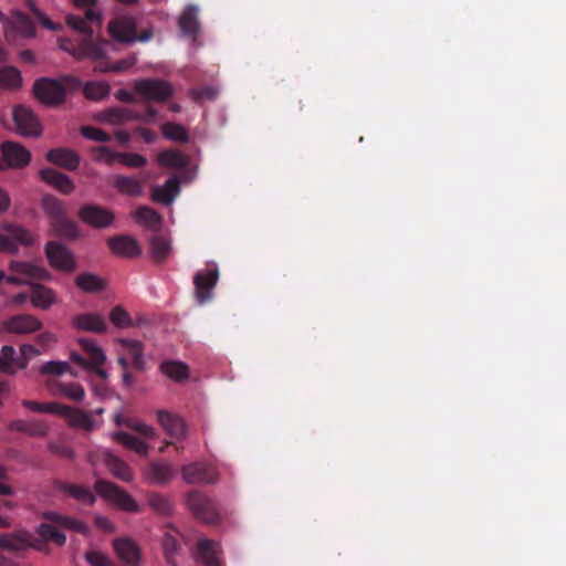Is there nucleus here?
<instances>
[{
  "instance_id": "obj_5",
  "label": "nucleus",
  "mask_w": 566,
  "mask_h": 566,
  "mask_svg": "<svg viewBox=\"0 0 566 566\" xmlns=\"http://www.w3.org/2000/svg\"><path fill=\"white\" fill-rule=\"evenodd\" d=\"M0 170L6 168L20 169L31 161V153L17 142L7 140L1 143Z\"/></svg>"
},
{
  "instance_id": "obj_34",
  "label": "nucleus",
  "mask_w": 566,
  "mask_h": 566,
  "mask_svg": "<svg viewBox=\"0 0 566 566\" xmlns=\"http://www.w3.org/2000/svg\"><path fill=\"white\" fill-rule=\"evenodd\" d=\"M42 517L57 526L74 531L80 534H84L87 531L86 524H84L82 521L72 516L60 514L57 512L46 511L42 514Z\"/></svg>"
},
{
  "instance_id": "obj_30",
  "label": "nucleus",
  "mask_w": 566,
  "mask_h": 566,
  "mask_svg": "<svg viewBox=\"0 0 566 566\" xmlns=\"http://www.w3.org/2000/svg\"><path fill=\"white\" fill-rule=\"evenodd\" d=\"M178 24L182 34L192 39V41L195 42L200 32L197 7H186L179 18Z\"/></svg>"
},
{
  "instance_id": "obj_8",
  "label": "nucleus",
  "mask_w": 566,
  "mask_h": 566,
  "mask_svg": "<svg viewBox=\"0 0 566 566\" xmlns=\"http://www.w3.org/2000/svg\"><path fill=\"white\" fill-rule=\"evenodd\" d=\"M45 255L49 264L59 271L73 272L76 261L73 253L63 244L50 241L45 245Z\"/></svg>"
},
{
  "instance_id": "obj_41",
  "label": "nucleus",
  "mask_w": 566,
  "mask_h": 566,
  "mask_svg": "<svg viewBox=\"0 0 566 566\" xmlns=\"http://www.w3.org/2000/svg\"><path fill=\"white\" fill-rule=\"evenodd\" d=\"M41 208L51 219V223L66 214L63 202L53 195H44L42 197Z\"/></svg>"
},
{
  "instance_id": "obj_24",
  "label": "nucleus",
  "mask_w": 566,
  "mask_h": 566,
  "mask_svg": "<svg viewBox=\"0 0 566 566\" xmlns=\"http://www.w3.org/2000/svg\"><path fill=\"white\" fill-rule=\"evenodd\" d=\"M78 343L87 356L86 360L88 363V367L94 369L99 377L106 378V371L101 368V366L106 360V356L102 348L98 347L93 340L87 338H80Z\"/></svg>"
},
{
  "instance_id": "obj_7",
  "label": "nucleus",
  "mask_w": 566,
  "mask_h": 566,
  "mask_svg": "<svg viewBox=\"0 0 566 566\" xmlns=\"http://www.w3.org/2000/svg\"><path fill=\"white\" fill-rule=\"evenodd\" d=\"M12 119L20 135L25 137H38L41 135V123L29 106H15L12 112Z\"/></svg>"
},
{
  "instance_id": "obj_64",
  "label": "nucleus",
  "mask_w": 566,
  "mask_h": 566,
  "mask_svg": "<svg viewBox=\"0 0 566 566\" xmlns=\"http://www.w3.org/2000/svg\"><path fill=\"white\" fill-rule=\"evenodd\" d=\"M97 154L96 158L98 160H105L108 164H112L113 161L117 160V155L120 153L114 151L111 148L106 146H98L94 149Z\"/></svg>"
},
{
  "instance_id": "obj_56",
  "label": "nucleus",
  "mask_w": 566,
  "mask_h": 566,
  "mask_svg": "<svg viewBox=\"0 0 566 566\" xmlns=\"http://www.w3.org/2000/svg\"><path fill=\"white\" fill-rule=\"evenodd\" d=\"M111 322L117 327H128L132 324L129 314L122 307L115 306L109 314Z\"/></svg>"
},
{
  "instance_id": "obj_50",
  "label": "nucleus",
  "mask_w": 566,
  "mask_h": 566,
  "mask_svg": "<svg viewBox=\"0 0 566 566\" xmlns=\"http://www.w3.org/2000/svg\"><path fill=\"white\" fill-rule=\"evenodd\" d=\"M57 235L66 239H75L78 235V229L74 221L66 218L64 214L62 218L51 223Z\"/></svg>"
},
{
  "instance_id": "obj_4",
  "label": "nucleus",
  "mask_w": 566,
  "mask_h": 566,
  "mask_svg": "<svg viewBox=\"0 0 566 566\" xmlns=\"http://www.w3.org/2000/svg\"><path fill=\"white\" fill-rule=\"evenodd\" d=\"M134 91L146 101L165 102L174 94L170 83L158 78H144L134 83Z\"/></svg>"
},
{
  "instance_id": "obj_40",
  "label": "nucleus",
  "mask_w": 566,
  "mask_h": 566,
  "mask_svg": "<svg viewBox=\"0 0 566 566\" xmlns=\"http://www.w3.org/2000/svg\"><path fill=\"white\" fill-rule=\"evenodd\" d=\"M114 187L123 195L138 197L143 193L144 184L133 177L116 176Z\"/></svg>"
},
{
  "instance_id": "obj_59",
  "label": "nucleus",
  "mask_w": 566,
  "mask_h": 566,
  "mask_svg": "<svg viewBox=\"0 0 566 566\" xmlns=\"http://www.w3.org/2000/svg\"><path fill=\"white\" fill-rule=\"evenodd\" d=\"M40 352L36 349L33 345L24 344L20 347V355L17 358V367L19 369L27 368L30 359L36 355H39Z\"/></svg>"
},
{
  "instance_id": "obj_21",
  "label": "nucleus",
  "mask_w": 566,
  "mask_h": 566,
  "mask_svg": "<svg viewBox=\"0 0 566 566\" xmlns=\"http://www.w3.org/2000/svg\"><path fill=\"white\" fill-rule=\"evenodd\" d=\"M45 387L53 396L62 395L72 401L80 402L85 397L84 388L78 382H63L55 379L46 380Z\"/></svg>"
},
{
  "instance_id": "obj_2",
  "label": "nucleus",
  "mask_w": 566,
  "mask_h": 566,
  "mask_svg": "<svg viewBox=\"0 0 566 566\" xmlns=\"http://www.w3.org/2000/svg\"><path fill=\"white\" fill-rule=\"evenodd\" d=\"M95 491L102 497L112 502L125 512L136 513L139 511V506L132 495L115 483L105 480H97L95 483Z\"/></svg>"
},
{
  "instance_id": "obj_39",
  "label": "nucleus",
  "mask_w": 566,
  "mask_h": 566,
  "mask_svg": "<svg viewBox=\"0 0 566 566\" xmlns=\"http://www.w3.org/2000/svg\"><path fill=\"white\" fill-rule=\"evenodd\" d=\"M198 554L206 566H222L218 557L217 543L201 538L198 542Z\"/></svg>"
},
{
  "instance_id": "obj_49",
  "label": "nucleus",
  "mask_w": 566,
  "mask_h": 566,
  "mask_svg": "<svg viewBox=\"0 0 566 566\" xmlns=\"http://www.w3.org/2000/svg\"><path fill=\"white\" fill-rule=\"evenodd\" d=\"M22 84L20 71L13 66L0 69V86L8 90L19 88Z\"/></svg>"
},
{
  "instance_id": "obj_44",
  "label": "nucleus",
  "mask_w": 566,
  "mask_h": 566,
  "mask_svg": "<svg viewBox=\"0 0 566 566\" xmlns=\"http://www.w3.org/2000/svg\"><path fill=\"white\" fill-rule=\"evenodd\" d=\"M160 370L170 379L181 381L188 378V366L181 361L167 360L160 365Z\"/></svg>"
},
{
  "instance_id": "obj_61",
  "label": "nucleus",
  "mask_w": 566,
  "mask_h": 566,
  "mask_svg": "<svg viewBox=\"0 0 566 566\" xmlns=\"http://www.w3.org/2000/svg\"><path fill=\"white\" fill-rule=\"evenodd\" d=\"M190 94L195 102H202L205 99L213 101L218 95V91L213 86H203L192 88Z\"/></svg>"
},
{
  "instance_id": "obj_42",
  "label": "nucleus",
  "mask_w": 566,
  "mask_h": 566,
  "mask_svg": "<svg viewBox=\"0 0 566 566\" xmlns=\"http://www.w3.org/2000/svg\"><path fill=\"white\" fill-rule=\"evenodd\" d=\"M113 439L139 455H147L148 453V446L143 440L125 431L115 432Z\"/></svg>"
},
{
  "instance_id": "obj_37",
  "label": "nucleus",
  "mask_w": 566,
  "mask_h": 566,
  "mask_svg": "<svg viewBox=\"0 0 566 566\" xmlns=\"http://www.w3.org/2000/svg\"><path fill=\"white\" fill-rule=\"evenodd\" d=\"M76 286L85 293H98L106 287V282L93 273H81L75 279Z\"/></svg>"
},
{
  "instance_id": "obj_62",
  "label": "nucleus",
  "mask_w": 566,
  "mask_h": 566,
  "mask_svg": "<svg viewBox=\"0 0 566 566\" xmlns=\"http://www.w3.org/2000/svg\"><path fill=\"white\" fill-rule=\"evenodd\" d=\"M29 10L32 12L34 18L46 29L49 30H56L57 25L53 23L34 3L32 0H28L27 3Z\"/></svg>"
},
{
  "instance_id": "obj_45",
  "label": "nucleus",
  "mask_w": 566,
  "mask_h": 566,
  "mask_svg": "<svg viewBox=\"0 0 566 566\" xmlns=\"http://www.w3.org/2000/svg\"><path fill=\"white\" fill-rule=\"evenodd\" d=\"M136 220L153 231H157L161 226V217L149 207H140L136 211Z\"/></svg>"
},
{
  "instance_id": "obj_58",
  "label": "nucleus",
  "mask_w": 566,
  "mask_h": 566,
  "mask_svg": "<svg viewBox=\"0 0 566 566\" xmlns=\"http://www.w3.org/2000/svg\"><path fill=\"white\" fill-rule=\"evenodd\" d=\"M117 160L127 167H143L147 164L146 157L135 153H120Z\"/></svg>"
},
{
  "instance_id": "obj_22",
  "label": "nucleus",
  "mask_w": 566,
  "mask_h": 566,
  "mask_svg": "<svg viewBox=\"0 0 566 566\" xmlns=\"http://www.w3.org/2000/svg\"><path fill=\"white\" fill-rule=\"evenodd\" d=\"M156 415L157 421L168 436L178 440L185 438L186 423L182 418L166 410H158Z\"/></svg>"
},
{
  "instance_id": "obj_27",
  "label": "nucleus",
  "mask_w": 566,
  "mask_h": 566,
  "mask_svg": "<svg viewBox=\"0 0 566 566\" xmlns=\"http://www.w3.org/2000/svg\"><path fill=\"white\" fill-rule=\"evenodd\" d=\"M101 118L111 125H123L127 122H137L143 118V115L127 107H111L101 114Z\"/></svg>"
},
{
  "instance_id": "obj_57",
  "label": "nucleus",
  "mask_w": 566,
  "mask_h": 566,
  "mask_svg": "<svg viewBox=\"0 0 566 566\" xmlns=\"http://www.w3.org/2000/svg\"><path fill=\"white\" fill-rule=\"evenodd\" d=\"M137 62V57L134 55L127 56L125 59L118 60L109 65H106L105 67H101V72H124L134 66Z\"/></svg>"
},
{
  "instance_id": "obj_19",
  "label": "nucleus",
  "mask_w": 566,
  "mask_h": 566,
  "mask_svg": "<svg viewBox=\"0 0 566 566\" xmlns=\"http://www.w3.org/2000/svg\"><path fill=\"white\" fill-rule=\"evenodd\" d=\"M143 474L148 483L164 485L175 478L176 471L167 462L151 461L146 465Z\"/></svg>"
},
{
  "instance_id": "obj_52",
  "label": "nucleus",
  "mask_w": 566,
  "mask_h": 566,
  "mask_svg": "<svg viewBox=\"0 0 566 566\" xmlns=\"http://www.w3.org/2000/svg\"><path fill=\"white\" fill-rule=\"evenodd\" d=\"M163 549L166 562L171 566H177L176 554L179 551V542L177 537L170 533H166L163 537Z\"/></svg>"
},
{
  "instance_id": "obj_14",
  "label": "nucleus",
  "mask_w": 566,
  "mask_h": 566,
  "mask_svg": "<svg viewBox=\"0 0 566 566\" xmlns=\"http://www.w3.org/2000/svg\"><path fill=\"white\" fill-rule=\"evenodd\" d=\"M4 229L8 234L0 233V251L2 252L15 253L18 243L29 247L34 242L33 234L23 227L9 224Z\"/></svg>"
},
{
  "instance_id": "obj_48",
  "label": "nucleus",
  "mask_w": 566,
  "mask_h": 566,
  "mask_svg": "<svg viewBox=\"0 0 566 566\" xmlns=\"http://www.w3.org/2000/svg\"><path fill=\"white\" fill-rule=\"evenodd\" d=\"M17 356L14 347L4 345L0 352V371L14 375L17 370Z\"/></svg>"
},
{
  "instance_id": "obj_6",
  "label": "nucleus",
  "mask_w": 566,
  "mask_h": 566,
  "mask_svg": "<svg viewBox=\"0 0 566 566\" xmlns=\"http://www.w3.org/2000/svg\"><path fill=\"white\" fill-rule=\"evenodd\" d=\"M187 506L197 520L207 524H213L219 520V514L212 500L199 491L195 490L188 493Z\"/></svg>"
},
{
  "instance_id": "obj_20",
  "label": "nucleus",
  "mask_w": 566,
  "mask_h": 566,
  "mask_svg": "<svg viewBox=\"0 0 566 566\" xmlns=\"http://www.w3.org/2000/svg\"><path fill=\"white\" fill-rule=\"evenodd\" d=\"M80 218L94 228H106L114 221V214L99 206L87 205L80 209Z\"/></svg>"
},
{
  "instance_id": "obj_51",
  "label": "nucleus",
  "mask_w": 566,
  "mask_h": 566,
  "mask_svg": "<svg viewBox=\"0 0 566 566\" xmlns=\"http://www.w3.org/2000/svg\"><path fill=\"white\" fill-rule=\"evenodd\" d=\"M147 502L157 514L169 515L172 511V504L169 499L160 493H149Z\"/></svg>"
},
{
  "instance_id": "obj_55",
  "label": "nucleus",
  "mask_w": 566,
  "mask_h": 566,
  "mask_svg": "<svg viewBox=\"0 0 566 566\" xmlns=\"http://www.w3.org/2000/svg\"><path fill=\"white\" fill-rule=\"evenodd\" d=\"M22 405L33 412H46L56 415L59 410V402H38L33 400H23Z\"/></svg>"
},
{
  "instance_id": "obj_9",
  "label": "nucleus",
  "mask_w": 566,
  "mask_h": 566,
  "mask_svg": "<svg viewBox=\"0 0 566 566\" xmlns=\"http://www.w3.org/2000/svg\"><path fill=\"white\" fill-rule=\"evenodd\" d=\"M4 28L6 39L14 41L17 35L22 38H32L35 35V27L31 19L20 11L12 12L10 18L4 15V22H1Z\"/></svg>"
},
{
  "instance_id": "obj_25",
  "label": "nucleus",
  "mask_w": 566,
  "mask_h": 566,
  "mask_svg": "<svg viewBox=\"0 0 566 566\" xmlns=\"http://www.w3.org/2000/svg\"><path fill=\"white\" fill-rule=\"evenodd\" d=\"M45 157L53 165L60 166L67 170L77 169L81 161L77 153L64 147L50 149Z\"/></svg>"
},
{
  "instance_id": "obj_18",
  "label": "nucleus",
  "mask_w": 566,
  "mask_h": 566,
  "mask_svg": "<svg viewBox=\"0 0 566 566\" xmlns=\"http://www.w3.org/2000/svg\"><path fill=\"white\" fill-rule=\"evenodd\" d=\"M108 32L118 42H134L136 40V22L130 17H117L109 22Z\"/></svg>"
},
{
  "instance_id": "obj_43",
  "label": "nucleus",
  "mask_w": 566,
  "mask_h": 566,
  "mask_svg": "<svg viewBox=\"0 0 566 566\" xmlns=\"http://www.w3.org/2000/svg\"><path fill=\"white\" fill-rule=\"evenodd\" d=\"M122 344L126 350V355L132 359V365L136 370H144L145 361L143 358V344L138 340L124 339Z\"/></svg>"
},
{
  "instance_id": "obj_60",
  "label": "nucleus",
  "mask_w": 566,
  "mask_h": 566,
  "mask_svg": "<svg viewBox=\"0 0 566 566\" xmlns=\"http://www.w3.org/2000/svg\"><path fill=\"white\" fill-rule=\"evenodd\" d=\"M81 134L85 138L91 139V140H96V142H102V143H106V142L111 140V136L106 132H104L99 128L93 127V126H83L81 128Z\"/></svg>"
},
{
  "instance_id": "obj_29",
  "label": "nucleus",
  "mask_w": 566,
  "mask_h": 566,
  "mask_svg": "<svg viewBox=\"0 0 566 566\" xmlns=\"http://www.w3.org/2000/svg\"><path fill=\"white\" fill-rule=\"evenodd\" d=\"M55 488L57 491L63 492L72 499H75L76 501L86 505H93L96 501L94 493L88 486L57 481L55 483Z\"/></svg>"
},
{
  "instance_id": "obj_17",
  "label": "nucleus",
  "mask_w": 566,
  "mask_h": 566,
  "mask_svg": "<svg viewBox=\"0 0 566 566\" xmlns=\"http://www.w3.org/2000/svg\"><path fill=\"white\" fill-rule=\"evenodd\" d=\"M3 328L13 334H31L42 328V323L31 314H18L3 322Z\"/></svg>"
},
{
  "instance_id": "obj_31",
  "label": "nucleus",
  "mask_w": 566,
  "mask_h": 566,
  "mask_svg": "<svg viewBox=\"0 0 566 566\" xmlns=\"http://www.w3.org/2000/svg\"><path fill=\"white\" fill-rule=\"evenodd\" d=\"M73 326L81 331L104 333L107 324L104 317L97 313H85L73 317Z\"/></svg>"
},
{
  "instance_id": "obj_63",
  "label": "nucleus",
  "mask_w": 566,
  "mask_h": 566,
  "mask_svg": "<svg viewBox=\"0 0 566 566\" xmlns=\"http://www.w3.org/2000/svg\"><path fill=\"white\" fill-rule=\"evenodd\" d=\"M85 559L91 566H114L112 560L98 551L87 552L85 554Z\"/></svg>"
},
{
  "instance_id": "obj_26",
  "label": "nucleus",
  "mask_w": 566,
  "mask_h": 566,
  "mask_svg": "<svg viewBox=\"0 0 566 566\" xmlns=\"http://www.w3.org/2000/svg\"><path fill=\"white\" fill-rule=\"evenodd\" d=\"M40 178L64 195L71 193L75 186L72 179L53 168H44L39 171Z\"/></svg>"
},
{
  "instance_id": "obj_32",
  "label": "nucleus",
  "mask_w": 566,
  "mask_h": 566,
  "mask_svg": "<svg viewBox=\"0 0 566 566\" xmlns=\"http://www.w3.org/2000/svg\"><path fill=\"white\" fill-rule=\"evenodd\" d=\"M180 191L179 180L176 176L170 177L164 186H156L151 190V199L163 205H170Z\"/></svg>"
},
{
  "instance_id": "obj_28",
  "label": "nucleus",
  "mask_w": 566,
  "mask_h": 566,
  "mask_svg": "<svg viewBox=\"0 0 566 566\" xmlns=\"http://www.w3.org/2000/svg\"><path fill=\"white\" fill-rule=\"evenodd\" d=\"M118 558L128 566H137L140 559L138 546L128 538H116L113 543Z\"/></svg>"
},
{
  "instance_id": "obj_10",
  "label": "nucleus",
  "mask_w": 566,
  "mask_h": 566,
  "mask_svg": "<svg viewBox=\"0 0 566 566\" xmlns=\"http://www.w3.org/2000/svg\"><path fill=\"white\" fill-rule=\"evenodd\" d=\"M219 280V270L217 265L199 271L193 276L195 295L200 305L206 304L212 298V291Z\"/></svg>"
},
{
  "instance_id": "obj_33",
  "label": "nucleus",
  "mask_w": 566,
  "mask_h": 566,
  "mask_svg": "<svg viewBox=\"0 0 566 566\" xmlns=\"http://www.w3.org/2000/svg\"><path fill=\"white\" fill-rule=\"evenodd\" d=\"M30 301L34 307L45 311L56 303V294L45 285L32 284Z\"/></svg>"
},
{
  "instance_id": "obj_1",
  "label": "nucleus",
  "mask_w": 566,
  "mask_h": 566,
  "mask_svg": "<svg viewBox=\"0 0 566 566\" xmlns=\"http://www.w3.org/2000/svg\"><path fill=\"white\" fill-rule=\"evenodd\" d=\"M97 0H73V3L78 8H86L84 17L78 14H69L66 23L74 31L78 32V36L60 38L59 46L61 50L70 53L76 60H102L106 54L107 41L95 40L94 31L90 24L102 22L101 13L95 11L92 7L95 6Z\"/></svg>"
},
{
  "instance_id": "obj_16",
  "label": "nucleus",
  "mask_w": 566,
  "mask_h": 566,
  "mask_svg": "<svg viewBox=\"0 0 566 566\" xmlns=\"http://www.w3.org/2000/svg\"><path fill=\"white\" fill-rule=\"evenodd\" d=\"M0 548L12 553L33 548L32 533L27 530H18L11 533H0Z\"/></svg>"
},
{
  "instance_id": "obj_15",
  "label": "nucleus",
  "mask_w": 566,
  "mask_h": 566,
  "mask_svg": "<svg viewBox=\"0 0 566 566\" xmlns=\"http://www.w3.org/2000/svg\"><path fill=\"white\" fill-rule=\"evenodd\" d=\"M49 542L63 546L66 543V536L50 523H41L36 526L35 533H32L33 549L43 552Z\"/></svg>"
},
{
  "instance_id": "obj_23",
  "label": "nucleus",
  "mask_w": 566,
  "mask_h": 566,
  "mask_svg": "<svg viewBox=\"0 0 566 566\" xmlns=\"http://www.w3.org/2000/svg\"><path fill=\"white\" fill-rule=\"evenodd\" d=\"M108 248L111 251L125 258H134L140 254L142 250L138 242L129 235H115L108 239Z\"/></svg>"
},
{
  "instance_id": "obj_11",
  "label": "nucleus",
  "mask_w": 566,
  "mask_h": 566,
  "mask_svg": "<svg viewBox=\"0 0 566 566\" xmlns=\"http://www.w3.org/2000/svg\"><path fill=\"white\" fill-rule=\"evenodd\" d=\"M10 270L14 273L6 277L10 284L28 283L31 279L49 280L51 276L46 269L24 261H11Z\"/></svg>"
},
{
  "instance_id": "obj_3",
  "label": "nucleus",
  "mask_w": 566,
  "mask_h": 566,
  "mask_svg": "<svg viewBox=\"0 0 566 566\" xmlns=\"http://www.w3.org/2000/svg\"><path fill=\"white\" fill-rule=\"evenodd\" d=\"M33 94L42 104L56 106L65 101L66 90L61 82L43 77L35 81Z\"/></svg>"
},
{
  "instance_id": "obj_47",
  "label": "nucleus",
  "mask_w": 566,
  "mask_h": 566,
  "mask_svg": "<svg viewBox=\"0 0 566 566\" xmlns=\"http://www.w3.org/2000/svg\"><path fill=\"white\" fill-rule=\"evenodd\" d=\"M111 86L104 81H90L83 87L86 98L92 101H101L109 94Z\"/></svg>"
},
{
  "instance_id": "obj_38",
  "label": "nucleus",
  "mask_w": 566,
  "mask_h": 566,
  "mask_svg": "<svg viewBox=\"0 0 566 566\" xmlns=\"http://www.w3.org/2000/svg\"><path fill=\"white\" fill-rule=\"evenodd\" d=\"M10 428L31 437H45L49 431V427L45 422L34 420H15L11 423Z\"/></svg>"
},
{
  "instance_id": "obj_36",
  "label": "nucleus",
  "mask_w": 566,
  "mask_h": 566,
  "mask_svg": "<svg viewBox=\"0 0 566 566\" xmlns=\"http://www.w3.org/2000/svg\"><path fill=\"white\" fill-rule=\"evenodd\" d=\"M157 161L160 167L184 168L188 165V157L177 149H166L158 154Z\"/></svg>"
},
{
  "instance_id": "obj_13",
  "label": "nucleus",
  "mask_w": 566,
  "mask_h": 566,
  "mask_svg": "<svg viewBox=\"0 0 566 566\" xmlns=\"http://www.w3.org/2000/svg\"><path fill=\"white\" fill-rule=\"evenodd\" d=\"M56 415L63 417L71 428L85 432H92L98 427L91 413L80 408L60 403Z\"/></svg>"
},
{
  "instance_id": "obj_35",
  "label": "nucleus",
  "mask_w": 566,
  "mask_h": 566,
  "mask_svg": "<svg viewBox=\"0 0 566 566\" xmlns=\"http://www.w3.org/2000/svg\"><path fill=\"white\" fill-rule=\"evenodd\" d=\"M104 463L117 479L124 482L133 480V472L129 465L113 453L108 451L104 453Z\"/></svg>"
},
{
  "instance_id": "obj_12",
  "label": "nucleus",
  "mask_w": 566,
  "mask_h": 566,
  "mask_svg": "<svg viewBox=\"0 0 566 566\" xmlns=\"http://www.w3.org/2000/svg\"><path fill=\"white\" fill-rule=\"evenodd\" d=\"M182 479L188 484H212L218 481V472L213 465L195 462L181 468Z\"/></svg>"
},
{
  "instance_id": "obj_53",
  "label": "nucleus",
  "mask_w": 566,
  "mask_h": 566,
  "mask_svg": "<svg viewBox=\"0 0 566 566\" xmlns=\"http://www.w3.org/2000/svg\"><path fill=\"white\" fill-rule=\"evenodd\" d=\"M161 133L165 138L174 142L186 143L188 133L184 126L176 123H166L161 126Z\"/></svg>"
},
{
  "instance_id": "obj_46",
  "label": "nucleus",
  "mask_w": 566,
  "mask_h": 566,
  "mask_svg": "<svg viewBox=\"0 0 566 566\" xmlns=\"http://www.w3.org/2000/svg\"><path fill=\"white\" fill-rule=\"evenodd\" d=\"M149 243L151 256L156 262H163L168 258L171 250L168 239L161 235H153Z\"/></svg>"
},
{
  "instance_id": "obj_54",
  "label": "nucleus",
  "mask_w": 566,
  "mask_h": 566,
  "mask_svg": "<svg viewBox=\"0 0 566 566\" xmlns=\"http://www.w3.org/2000/svg\"><path fill=\"white\" fill-rule=\"evenodd\" d=\"M65 373H72L71 366L66 361L51 360L40 367L42 375L62 376Z\"/></svg>"
}]
</instances>
